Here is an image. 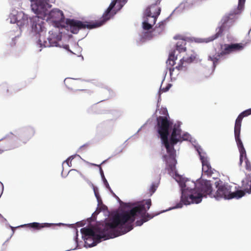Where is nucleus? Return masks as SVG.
Here are the masks:
<instances>
[{
    "label": "nucleus",
    "mask_w": 251,
    "mask_h": 251,
    "mask_svg": "<svg viewBox=\"0 0 251 251\" xmlns=\"http://www.w3.org/2000/svg\"><path fill=\"white\" fill-rule=\"evenodd\" d=\"M151 205V200L147 199L130 210L116 214L111 222L106 223L104 226L95 228L84 227L81 229L80 231L82 235L87 237L85 239L86 240L92 239L98 242H100L101 239L106 240L119 236L132 229V223L137 216H140L142 218L136 222V225L140 226L157 215L158 214L153 215L147 213Z\"/></svg>",
    "instance_id": "obj_1"
},
{
    "label": "nucleus",
    "mask_w": 251,
    "mask_h": 251,
    "mask_svg": "<svg viewBox=\"0 0 251 251\" xmlns=\"http://www.w3.org/2000/svg\"><path fill=\"white\" fill-rule=\"evenodd\" d=\"M194 188H190L185 185V189L182 193L181 201L184 204L199 203L203 197L207 195L212 198V186L209 181L201 180L197 183H193Z\"/></svg>",
    "instance_id": "obj_2"
},
{
    "label": "nucleus",
    "mask_w": 251,
    "mask_h": 251,
    "mask_svg": "<svg viewBox=\"0 0 251 251\" xmlns=\"http://www.w3.org/2000/svg\"><path fill=\"white\" fill-rule=\"evenodd\" d=\"M32 10L38 15V22L34 21L32 24V30L37 34L44 31L45 29L44 22L42 20L48 14L47 3L44 0H35L31 1Z\"/></svg>",
    "instance_id": "obj_3"
},
{
    "label": "nucleus",
    "mask_w": 251,
    "mask_h": 251,
    "mask_svg": "<svg viewBox=\"0 0 251 251\" xmlns=\"http://www.w3.org/2000/svg\"><path fill=\"white\" fill-rule=\"evenodd\" d=\"M217 188L216 192L213 193V197L216 199L224 198L225 199H231L233 198H240L244 196L245 192L242 190H237L235 192H231V186L227 184L219 185V183H215Z\"/></svg>",
    "instance_id": "obj_4"
},
{
    "label": "nucleus",
    "mask_w": 251,
    "mask_h": 251,
    "mask_svg": "<svg viewBox=\"0 0 251 251\" xmlns=\"http://www.w3.org/2000/svg\"><path fill=\"white\" fill-rule=\"evenodd\" d=\"M157 131L165 146H170L168 141L169 135V128L173 123L166 116H159L157 118Z\"/></svg>",
    "instance_id": "obj_5"
},
{
    "label": "nucleus",
    "mask_w": 251,
    "mask_h": 251,
    "mask_svg": "<svg viewBox=\"0 0 251 251\" xmlns=\"http://www.w3.org/2000/svg\"><path fill=\"white\" fill-rule=\"evenodd\" d=\"M66 24L70 31L74 34H77L80 29H92L100 26V24H99L98 21L96 22H83L79 20L70 19H66Z\"/></svg>",
    "instance_id": "obj_6"
},
{
    "label": "nucleus",
    "mask_w": 251,
    "mask_h": 251,
    "mask_svg": "<svg viewBox=\"0 0 251 251\" xmlns=\"http://www.w3.org/2000/svg\"><path fill=\"white\" fill-rule=\"evenodd\" d=\"M160 13V8L155 5L147 8L145 12L146 19L143 23V28L145 30L151 29Z\"/></svg>",
    "instance_id": "obj_7"
},
{
    "label": "nucleus",
    "mask_w": 251,
    "mask_h": 251,
    "mask_svg": "<svg viewBox=\"0 0 251 251\" xmlns=\"http://www.w3.org/2000/svg\"><path fill=\"white\" fill-rule=\"evenodd\" d=\"M167 152L169 154V159L167 160L166 169L170 175L174 174L176 172V151L174 147L170 146H165Z\"/></svg>",
    "instance_id": "obj_8"
},
{
    "label": "nucleus",
    "mask_w": 251,
    "mask_h": 251,
    "mask_svg": "<svg viewBox=\"0 0 251 251\" xmlns=\"http://www.w3.org/2000/svg\"><path fill=\"white\" fill-rule=\"evenodd\" d=\"M251 114V108L246 110L241 113L237 118L234 126L235 139L238 140L240 138V131L242 119L244 117Z\"/></svg>",
    "instance_id": "obj_9"
},
{
    "label": "nucleus",
    "mask_w": 251,
    "mask_h": 251,
    "mask_svg": "<svg viewBox=\"0 0 251 251\" xmlns=\"http://www.w3.org/2000/svg\"><path fill=\"white\" fill-rule=\"evenodd\" d=\"M223 47H224L223 50L221 52L209 55L208 57V59L213 62V66L214 67H216L222 56L232 52L230 44H225Z\"/></svg>",
    "instance_id": "obj_10"
},
{
    "label": "nucleus",
    "mask_w": 251,
    "mask_h": 251,
    "mask_svg": "<svg viewBox=\"0 0 251 251\" xmlns=\"http://www.w3.org/2000/svg\"><path fill=\"white\" fill-rule=\"evenodd\" d=\"M117 2V0H113L105 12L103 14L102 17L100 19V20L98 21L99 24H100V26L103 25L107 21L111 18V15L110 12L114 8Z\"/></svg>",
    "instance_id": "obj_11"
},
{
    "label": "nucleus",
    "mask_w": 251,
    "mask_h": 251,
    "mask_svg": "<svg viewBox=\"0 0 251 251\" xmlns=\"http://www.w3.org/2000/svg\"><path fill=\"white\" fill-rule=\"evenodd\" d=\"M199 154L200 155V159L202 163V170L203 173L204 174V175H206L208 176H211L213 174L214 169H212L211 168L210 163L207 160V158L201 155L200 152H199Z\"/></svg>",
    "instance_id": "obj_12"
},
{
    "label": "nucleus",
    "mask_w": 251,
    "mask_h": 251,
    "mask_svg": "<svg viewBox=\"0 0 251 251\" xmlns=\"http://www.w3.org/2000/svg\"><path fill=\"white\" fill-rule=\"evenodd\" d=\"M48 42L45 41L43 44L44 47H57L58 46V41L61 40V35L55 34L50 36L48 38Z\"/></svg>",
    "instance_id": "obj_13"
},
{
    "label": "nucleus",
    "mask_w": 251,
    "mask_h": 251,
    "mask_svg": "<svg viewBox=\"0 0 251 251\" xmlns=\"http://www.w3.org/2000/svg\"><path fill=\"white\" fill-rule=\"evenodd\" d=\"M226 23L225 21L224 23H223L220 26L216 28V33L214 35L206 39L205 42H209L212 41L218 38L219 37L223 35L224 31L226 29Z\"/></svg>",
    "instance_id": "obj_14"
},
{
    "label": "nucleus",
    "mask_w": 251,
    "mask_h": 251,
    "mask_svg": "<svg viewBox=\"0 0 251 251\" xmlns=\"http://www.w3.org/2000/svg\"><path fill=\"white\" fill-rule=\"evenodd\" d=\"M180 135L181 130L179 129V126L175 125L170 139L171 144H172V146H170V147H174V145L179 141V138L180 137Z\"/></svg>",
    "instance_id": "obj_15"
},
{
    "label": "nucleus",
    "mask_w": 251,
    "mask_h": 251,
    "mask_svg": "<svg viewBox=\"0 0 251 251\" xmlns=\"http://www.w3.org/2000/svg\"><path fill=\"white\" fill-rule=\"evenodd\" d=\"M239 152H240V164L241 165L243 162L248 159L245 149L241 139L235 140Z\"/></svg>",
    "instance_id": "obj_16"
},
{
    "label": "nucleus",
    "mask_w": 251,
    "mask_h": 251,
    "mask_svg": "<svg viewBox=\"0 0 251 251\" xmlns=\"http://www.w3.org/2000/svg\"><path fill=\"white\" fill-rule=\"evenodd\" d=\"M80 176L84 177L80 172L75 169L71 170L68 174V177L72 182H76Z\"/></svg>",
    "instance_id": "obj_17"
},
{
    "label": "nucleus",
    "mask_w": 251,
    "mask_h": 251,
    "mask_svg": "<svg viewBox=\"0 0 251 251\" xmlns=\"http://www.w3.org/2000/svg\"><path fill=\"white\" fill-rule=\"evenodd\" d=\"M53 224L49 223H39L37 222H33L28 224L25 225L24 226L30 228H32L34 229L40 230L42 228L49 227L51 226Z\"/></svg>",
    "instance_id": "obj_18"
},
{
    "label": "nucleus",
    "mask_w": 251,
    "mask_h": 251,
    "mask_svg": "<svg viewBox=\"0 0 251 251\" xmlns=\"http://www.w3.org/2000/svg\"><path fill=\"white\" fill-rule=\"evenodd\" d=\"M48 14H49V18L55 21L59 20L63 17L62 11L59 9L52 10L49 13L48 12L47 15Z\"/></svg>",
    "instance_id": "obj_19"
},
{
    "label": "nucleus",
    "mask_w": 251,
    "mask_h": 251,
    "mask_svg": "<svg viewBox=\"0 0 251 251\" xmlns=\"http://www.w3.org/2000/svg\"><path fill=\"white\" fill-rule=\"evenodd\" d=\"M176 51L174 50L172 51L170 54L168 60L166 61L167 68L170 67L174 68L173 66L175 64V61L177 59V56L175 55Z\"/></svg>",
    "instance_id": "obj_20"
},
{
    "label": "nucleus",
    "mask_w": 251,
    "mask_h": 251,
    "mask_svg": "<svg viewBox=\"0 0 251 251\" xmlns=\"http://www.w3.org/2000/svg\"><path fill=\"white\" fill-rule=\"evenodd\" d=\"M190 63L188 60L183 57L181 58L177 64V68L181 69L183 72H185L187 70L188 66Z\"/></svg>",
    "instance_id": "obj_21"
},
{
    "label": "nucleus",
    "mask_w": 251,
    "mask_h": 251,
    "mask_svg": "<svg viewBox=\"0 0 251 251\" xmlns=\"http://www.w3.org/2000/svg\"><path fill=\"white\" fill-rule=\"evenodd\" d=\"M186 41L185 40L181 39L178 41L176 44V50L179 52H185L186 50Z\"/></svg>",
    "instance_id": "obj_22"
},
{
    "label": "nucleus",
    "mask_w": 251,
    "mask_h": 251,
    "mask_svg": "<svg viewBox=\"0 0 251 251\" xmlns=\"http://www.w3.org/2000/svg\"><path fill=\"white\" fill-rule=\"evenodd\" d=\"M170 75L172 79H176L181 72H183L181 69L177 68V65L174 68H169Z\"/></svg>",
    "instance_id": "obj_23"
},
{
    "label": "nucleus",
    "mask_w": 251,
    "mask_h": 251,
    "mask_svg": "<svg viewBox=\"0 0 251 251\" xmlns=\"http://www.w3.org/2000/svg\"><path fill=\"white\" fill-rule=\"evenodd\" d=\"M232 52L240 51L244 49V45L242 43L230 44Z\"/></svg>",
    "instance_id": "obj_24"
},
{
    "label": "nucleus",
    "mask_w": 251,
    "mask_h": 251,
    "mask_svg": "<svg viewBox=\"0 0 251 251\" xmlns=\"http://www.w3.org/2000/svg\"><path fill=\"white\" fill-rule=\"evenodd\" d=\"M185 58L191 64L197 59V54L194 51L192 50L191 53L189 55V56L185 57Z\"/></svg>",
    "instance_id": "obj_25"
},
{
    "label": "nucleus",
    "mask_w": 251,
    "mask_h": 251,
    "mask_svg": "<svg viewBox=\"0 0 251 251\" xmlns=\"http://www.w3.org/2000/svg\"><path fill=\"white\" fill-rule=\"evenodd\" d=\"M160 114L163 115V116H166V117H167L168 119H169V114L168 112V110L166 108H161L160 111Z\"/></svg>",
    "instance_id": "obj_26"
},
{
    "label": "nucleus",
    "mask_w": 251,
    "mask_h": 251,
    "mask_svg": "<svg viewBox=\"0 0 251 251\" xmlns=\"http://www.w3.org/2000/svg\"><path fill=\"white\" fill-rule=\"evenodd\" d=\"M171 86V84H168V85L165 88H162L161 87L160 89V90L159 91V95H160L161 93L163 92H166L168 91L169 89L170 88Z\"/></svg>",
    "instance_id": "obj_27"
},
{
    "label": "nucleus",
    "mask_w": 251,
    "mask_h": 251,
    "mask_svg": "<svg viewBox=\"0 0 251 251\" xmlns=\"http://www.w3.org/2000/svg\"><path fill=\"white\" fill-rule=\"evenodd\" d=\"M246 185H248L249 187V188L246 187V186H244V188L245 189V191L249 193H251V181L248 182Z\"/></svg>",
    "instance_id": "obj_28"
},
{
    "label": "nucleus",
    "mask_w": 251,
    "mask_h": 251,
    "mask_svg": "<svg viewBox=\"0 0 251 251\" xmlns=\"http://www.w3.org/2000/svg\"><path fill=\"white\" fill-rule=\"evenodd\" d=\"M89 91L87 90H78L77 92L76 93L77 96H82L83 94H88Z\"/></svg>",
    "instance_id": "obj_29"
},
{
    "label": "nucleus",
    "mask_w": 251,
    "mask_h": 251,
    "mask_svg": "<svg viewBox=\"0 0 251 251\" xmlns=\"http://www.w3.org/2000/svg\"><path fill=\"white\" fill-rule=\"evenodd\" d=\"M25 134V135L29 134V138H30L34 134V131L32 129H30L26 131Z\"/></svg>",
    "instance_id": "obj_30"
},
{
    "label": "nucleus",
    "mask_w": 251,
    "mask_h": 251,
    "mask_svg": "<svg viewBox=\"0 0 251 251\" xmlns=\"http://www.w3.org/2000/svg\"><path fill=\"white\" fill-rule=\"evenodd\" d=\"M157 188V186H156L154 184H152L150 188V192L151 194L152 195L153 193L155 192Z\"/></svg>",
    "instance_id": "obj_31"
},
{
    "label": "nucleus",
    "mask_w": 251,
    "mask_h": 251,
    "mask_svg": "<svg viewBox=\"0 0 251 251\" xmlns=\"http://www.w3.org/2000/svg\"><path fill=\"white\" fill-rule=\"evenodd\" d=\"M246 163V168L248 170H251V164L248 160V159L245 161Z\"/></svg>",
    "instance_id": "obj_32"
},
{
    "label": "nucleus",
    "mask_w": 251,
    "mask_h": 251,
    "mask_svg": "<svg viewBox=\"0 0 251 251\" xmlns=\"http://www.w3.org/2000/svg\"><path fill=\"white\" fill-rule=\"evenodd\" d=\"M11 147L10 145H8L6 147H3L2 149H0V154H1L4 151L9 150Z\"/></svg>",
    "instance_id": "obj_33"
},
{
    "label": "nucleus",
    "mask_w": 251,
    "mask_h": 251,
    "mask_svg": "<svg viewBox=\"0 0 251 251\" xmlns=\"http://www.w3.org/2000/svg\"><path fill=\"white\" fill-rule=\"evenodd\" d=\"M92 165L93 166H98V167H100V173L102 179L104 178V177H104L103 172V171H102V169H101V168L100 167V165H97V164H92Z\"/></svg>",
    "instance_id": "obj_34"
},
{
    "label": "nucleus",
    "mask_w": 251,
    "mask_h": 251,
    "mask_svg": "<svg viewBox=\"0 0 251 251\" xmlns=\"http://www.w3.org/2000/svg\"><path fill=\"white\" fill-rule=\"evenodd\" d=\"M74 158L73 156L69 157L66 160V162L68 165L69 166L71 167L72 166L71 160Z\"/></svg>",
    "instance_id": "obj_35"
},
{
    "label": "nucleus",
    "mask_w": 251,
    "mask_h": 251,
    "mask_svg": "<svg viewBox=\"0 0 251 251\" xmlns=\"http://www.w3.org/2000/svg\"><path fill=\"white\" fill-rule=\"evenodd\" d=\"M126 0H117V2L120 3L121 7L123 6V5L126 2Z\"/></svg>",
    "instance_id": "obj_36"
},
{
    "label": "nucleus",
    "mask_w": 251,
    "mask_h": 251,
    "mask_svg": "<svg viewBox=\"0 0 251 251\" xmlns=\"http://www.w3.org/2000/svg\"><path fill=\"white\" fill-rule=\"evenodd\" d=\"M102 179L103 181V183H104V185H105L106 187L108 189H109L110 186H109V185L107 180L106 179V178L105 177H104V178H103Z\"/></svg>",
    "instance_id": "obj_37"
},
{
    "label": "nucleus",
    "mask_w": 251,
    "mask_h": 251,
    "mask_svg": "<svg viewBox=\"0 0 251 251\" xmlns=\"http://www.w3.org/2000/svg\"><path fill=\"white\" fill-rule=\"evenodd\" d=\"M68 81L70 84L73 85L75 84L76 82V79H69Z\"/></svg>",
    "instance_id": "obj_38"
},
{
    "label": "nucleus",
    "mask_w": 251,
    "mask_h": 251,
    "mask_svg": "<svg viewBox=\"0 0 251 251\" xmlns=\"http://www.w3.org/2000/svg\"><path fill=\"white\" fill-rule=\"evenodd\" d=\"M246 0H239L238 6L242 7L245 2Z\"/></svg>",
    "instance_id": "obj_39"
},
{
    "label": "nucleus",
    "mask_w": 251,
    "mask_h": 251,
    "mask_svg": "<svg viewBox=\"0 0 251 251\" xmlns=\"http://www.w3.org/2000/svg\"><path fill=\"white\" fill-rule=\"evenodd\" d=\"M4 144H6L7 143H9V139L8 138H5L2 141Z\"/></svg>",
    "instance_id": "obj_40"
},
{
    "label": "nucleus",
    "mask_w": 251,
    "mask_h": 251,
    "mask_svg": "<svg viewBox=\"0 0 251 251\" xmlns=\"http://www.w3.org/2000/svg\"><path fill=\"white\" fill-rule=\"evenodd\" d=\"M181 207H182V204L181 203L177 204V205L176 206V208H180Z\"/></svg>",
    "instance_id": "obj_41"
},
{
    "label": "nucleus",
    "mask_w": 251,
    "mask_h": 251,
    "mask_svg": "<svg viewBox=\"0 0 251 251\" xmlns=\"http://www.w3.org/2000/svg\"><path fill=\"white\" fill-rule=\"evenodd\" d=\"M38 42H39V44L41 45V47L42 46V41L41 40V39H39V40H38Z\"/></svg>",
    "instance_id": "obj_42"
},
{
    "label": "nucleus",
    "mask_w": 251,
    "mask_h": 251,
    "mask_svg": "<svg viewBox=\"0 0 251 251\" xmlns=\"http://www.w3.org/2000/svg\"><path fill=\"white\" fill-rule=\"evenodd\" d=\"M92 108H93V109H97V106L96 105H94L92 107Z\"/></svg>",
    "instance_id": "obj_43"
},
{
    "label": "nucleus",
    "mask_w": 251,
    "mask_h": 251,
    "mask_svg": "<svg viewBox=\"0 0 251 251\" xmlns=\"http://www.w3.org/2000/svg\"><path fill=\"white\" fill-rule=\"evenodd\" d=\"M95 195H96V197H97V198L98 199H99V195H98V194H97L96 192H95Z\"/></svg>",
    "instance_id": "obj_44"
},
{
    "label": "nucleus",
    "mask_w": 251,
    "mask_h": 251,
    "mask_svg": "<svg viewBox=\"0 0 251 251\" xmlns=\"http://www.w3.org/2000/svg\"><path fill=\"white\" fill-rule=\"evenodd\" d=\"M105 162V161H103V162L101 163V164H103V163H104Z\"/></svg>",
    "instance_id": "obj_45"
},
{
    "label": "nucleus",
    "mask_w": 251,
    "mask_h": 251,
    "mask_svg": "<svg viewBox=\"0 0 251 251\" xmlns=\"http://www.w3.org/2000/svg\"><path fill=\"white\" fill-rule=\"evenodd\" d=\"M117 199H118V200H119V201H120V200L119 199V197H117Z\"/></svg>",
    "instance_id": "obj_46"
},
{
    "label": "nucleus",
    "mask_w": 251,
    "mask_h": 251,
    "mask_svg": "<svg viewBox=\"0 0 251 251\" xmlns=\"http://www.w3.org/2000/svg\"><path fill=\"white\" fill-rule=\"evenodd\" d=\"M93 246H95V244H94V243H93Z\"/></svg>",
    "instance_id": "obj_47"
},
{
    "label": "nucleus",
    "mask_w": 251,
    "mask_h": 251,
    "mask_svg": "<svg viewBox=\"0 0 251 251\" xmlns=\"http://www.w3.org/2000/svg\"><path fill=\"white\" fill-rule=\"evenodd\" d=\"M93 246H95V244H94V243H93Z\"/></svg>",
    "instance_id": "obj_48"
}]
</instances>
